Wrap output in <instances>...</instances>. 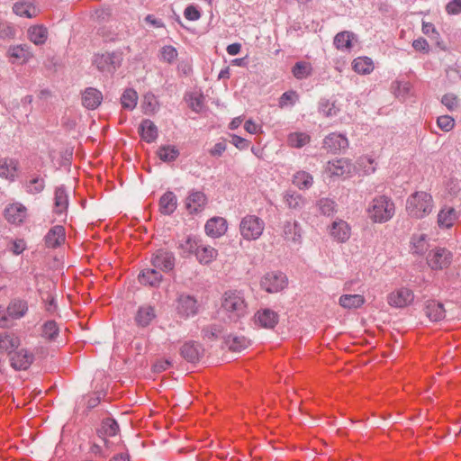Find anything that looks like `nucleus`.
<instances>
[{"instance_id": "obj_1", "label": "nucleus", "mask_w": 461, "mask_h": 461, "mask_svg": "<svg viewBox=\"0 0 461 461\" xmlns=\"http://www.w3.org/2000/svg\"><path fill=\"white\" fill-rule=\"evenodd\" d=\"M396 206L392 197L378 194L373 197L366 208L367 218L372 223L383 224L390 221L395 215Z\"/></svg>"}, {"instance_id": "obj_2", "label": "nucleus", "mask_w": 461, "mask_h": 461, "mask_svg": "<svg viewBox=\"0 0 461 461\" xmlns=\"http://www.w3.org/2000/svg\"><path fill=\"white\" fill-rule=\"evenodd\" d=\"M434 208L432 195L425 191H416L406 199L405 212L410 218L414 220L424 219L433 212Z\"/></svg>"}, {"instance_id": "obj_3", "label": "nucleus", "mask_w": 461, "mask_h": 461, "mask_svg": "<svg viewBox=\"0 0 461 461\" xmlns=\"http://www.w3.org/2000/svg\"><path fill=\"white\" fill-rule=\"evenodd\" d=\"M221 307L231 319L245 316L248 308L244 296L238 291L226 292L223 294Z\"/></svg>"}, {"instance_id": "obj_4", "label": "nucleus", "mask_w": 461, "mask_h": 461, "mask_svg": "<svg viewBox=\"0 0 461 461\" xmlns=\"http://www.w3.org/2000/svg\"><path fill=\"white\" fill-rule=\"evenodd\" d=\"M265 230L264 221L257 215L248 214L240 223L241 237L249 241L258 240Z\"/></svg>"}, {"instance_id": "obj_5", "label": "nucleus", "mask_w": 461, "mask_h": 461, "mask_svg": "<svg viewBox=\"0 0 461 461\" xmlns=\"http://www.w3.org/2000/svg\"><path fill=\"white\" fill-rule=\"evenodd\" d=\"M175 311L177 317L187 320L198 314L200 304L194 296L182 294L176 298Z\"/></svg>"}, {"instance_id": "obj_6", "label": "nucleus", "mask_w": 461, "mask_h": 461, "mask_svg": "<svg viewBox=\"0 0 461 461\" xmlns=\"http://www.w3.org/2000/svg\"><path fill=\"white\" fill-rule=\"evenodd\" d=\"M415 299L413 291L406 286H401L391 291L387 296V303L395 309H403L412 304Z\"/></svg>"}, {"instance_id": "obj_7", "label": "nucleus", "mask_w": 461, "mask_h": 461, "mask_svg": "<svg viewBox=\"0 0 461 461\" xmlns=\"http://www.w3.org/2000/svg\"><path fill=\"white\" fill-rule=\"evenodd\" d=\"M122 58L115 52L95 55L93 65L102 73L113 74L121 66Z\"/></svg>"}, {"instance_id": "obj_8", "label": "nucleus", "mask_w": 461, "mask_h": 461, "mask_svg": "<svg viewBox=\"0 0 461 461\" xmlns=\"http://www.w3.org/2000/svg\"><path fill=\"white\" fill-rule=\"evenodd\" d=\"M452 258V253L448 249L437 247L428 253L426 259L432 270H443L450 266Z\"/></svg>"}, {"instance_id": "obj_9", "label": "nucleus", "mask_w": 461, "mask_h": 461, "mask_svg": "<svg viewBox=\"0 0 461 461\" xmlns=\"http://www.w3.org/2000/svg\"><path fill=\"white\" fill-rule=\"evenodd\" d=\"M330 237L337 243H346L351 236L350 225L342 219L333 221L327 227Z\"/></svg>"}, {"instance_id": "obj_10", "label": "nucleus", "mask_w": 461, "mask_h": 461, "mask_svg": "<svg viewBox=\"0 0 461 461\" xmlns=\"http://www.w3.org/2000/svg\"><path fill=\"white\" fill-rule=\"evenodd\" d=\"M287 279L281 272L267 273L260 281V286L267 293H277L286 286Z\"/></svg>"}, {"instance_id": "obj_11", "label": "nucleus", "mask_w": 461, "mask_h": 461, "mask_svg": "<svg viewBox=\"0 0 461 461\" xmlns=\"http://www.w3.org/2000/svg\"><path fill=\"white\" fill-rule=\"evenodd\" d=\"M6 56L13 64H25L33 58V52L27 44H19L10 46Z\"/></svg>"}, {"instance_id": "obj_12", "label": "nucleus", "mask_w": 461, "mask_h": 461, "mask_svg": "<svg viewBox=\"0 0 461 461\" xmlns=\"http://www.w3.org/2000/svg\"><path fill=\"white\" fill-rule=\"evenodd\" d=\"M151 264L158 270L168 272L175 267V257L167 250L158 249L153 254Z\"/></svg>"}, {"instance_id": "obj_13", "label": "nucleus", "mask_w": 461, "mask_h": 461, "mask_svg": "<svg viewBox=\"0 0 461 461\" xmlns=\"http://www.w3.org/2000/svg\"><path fill=\"white\" fill-rule=\"evenodd\" d=\"M459 218V212L451 206H442L437 215V223L439 229L448 230L452 228Z\"/></svg>"}, {"instance_id": "obj_14", "label": "nucleus", "mask_w": 461, "mask_h": 461, "mask_svg": "<svg viewBox=\"0 0 461 461\" xmlns=\"http://www.w3.org/2000/svg\"><path fill=\"white\" fill-rule=\"evenodd\" d=\"M278 314L270 309L258 310L254 317V324L259 328L273 329L278 323Z\"/></svg>"}, {"instance_id": "obj_15", "label": "nucleus", "mask_w": 461, "mask_h": 461, "mask_svg": "<svg viewBox=\"0 0 461 461\" xmlns=\"http://www.w3.org/2000/svg\"><path fill=\"white\" fill-rule=\"evenodd\" d=\"M27 311L28 304L26 301L21 299H14L11 301L6 309L7 317H3L0 320V326L5 327L7 325V318L14 320L23 318L26 314Z\"/></svg>"}, {"instance_id": "obj_16", "label": "nucleus", "mask_w": 461, "mask_h": 461, "mask_svg": "<svg viewBox=\"0 0 461 461\" xmlns=\"http://www.w3.org/2000/svg\"><path fill=\"white\" fill-rule=\"evenodd\" d=\"M351 163L347 158H339L329 161L325 171L330 176H347L351 173Z\"/></svg>"}, {"instance_id": "obj_17", "label": "nucleus", "mask_w": 461, "mask_h": 461, "mask_svg": "<svg viewBox=\"0 0 461 461\" xmlns=\"http://www.w3.org/2000/svg\"><path fill=\"white\" fill-rule=\"evenodd\" d=\"M157 318V310L150 304L140 306L135 313L134 321L138 327L146 328Z\"/></svg>"}, {"instance_id": "obj_18", "label": "nucleus", "mask_w": 461, "mask_h": 461, "mask_svg": "<svg viewBox=\"0 0 461 461\" xmlns=\"http://www.w3.org/2000/svg\"><path fill=\"white\" fill-rule=\"evenodd\" d=\"M26 217L27 209L20 203L9 204L5 210V218L12 224H21L25 221Z\"/></svg>"}, {"instance_id": "obj_19", "label": "nucleus", "mask_w": 461, "mask_h": 461, "mask_svg": "<svg viewBox=\"0 0 461 461\" xmlns=\"http://www.w3.org/2000/svg\"><path fill=\"white\" fill-rule=\"evenodd\" d=\"M66 240V231L63 226H53L45 235L44 242L48 248L56 249L64 244Z\"/></svg>"}, {"instance_id": "obj_20", "label": "nucleus", "mask_w": 461, "mask_h": 461, "mask_svg": "<svg viewBox=\"0 0 461 461\" xmlns=\"http://www.w3.org/2000/svg\"><path fill=\"white\" fill-rule=\"evenodd\" d=\"M207 198L203 192L193 191L185 199V208L189 213H197L203 210Z\"/></svg>"}, {"instance_id": "obj_21", "label": "nucleus", "mask_w": 461, "mask_h": 461, "mask_svg": "<svg viewBox=\"0 0 461 461\" xmlns=\"http://www.w3.org/2000/svg\"><path fill=\"white\" fill-rule=\"evenodd\" d=\"M21 345L20 338L13 332L0 333V353L11 355Z\"/></svg>"}, {"instance_id": "obj_22", "label": "nucleus", "mask_w": 461, "mask_h": 461, "mask_svg": "<svg viewBox=\"0 0 461 461\" xmlns=\"http://www.w3.org/2000/svg\"><path fill=\"white\" fill-rule=\"evenodd\" d=\"M14 12L22 17L33 18L40 14L34 0H20L14 5Z\"/></svg>"}, {"instance_id": "obj_23", "label": "nucleus", "mask_w": 461, "mask_h": 461, "mask_svg": "<svg viewBox=\"0 0 461 461\" xmlns=\"http://www.w3.org/2000/svg\"><path fill=\"white\" fill-rule=\"evenodd\" d=\"M19 162L13 158H0V177L13 181L18 175Z\"/></svg>"}, {"instance_id": "obj_24", "label": "nucleus", "mask_w": 461, "mask_h": 461, "mask_svg": "<svg viewBox=\"0 0 461 461\" xmlns=\"http://www.w3.org/2000/svg\"><path fill=\"white\" fill-rule=\"evenodd\" d=\"M348 146V140L342 134L330 133L323 140V148L332 153H337L341 149H345Z\"/></svg>"}, {"instance_id": "obj_25", "label": "nucleus", "mask_w": 461, "mask_h": 461, "mask_svg": "<svg viewBox=\"0 0 461 461\" xmlns=\"http://www.w3.org/2000/svg\"><path fill=\"white\" fill-rule=\"evenodd\" d=\"M11 366L16 370H26L33 361V355L27 349L16 351L10 358Z\"/></svg>"}, {"instance_id": "obj_26", "label": "nucleus", "mask_w": 461, "mask_h": 461, "mask_svg": "<svg viewBox=\"0 0 461 461\" xmlns=\"http://www.w3.org/2000/svg\"><path fill=\"white\" fill-rule=\"evenodd\" d=\"M227 229V221L222 217H213L207 221L205 224L206 234L214 238L224 235Z\"/></svg>"}, {"instance_id": "obj_27", "label": "nucleus", "mask_w": 461, "mask_h": 461, "mask_svg": "<svg viewBox=\"0 0 461 461\" xmlns=\"http://www.w3.org/2000/svg\"><path fill=\"white\" fill-rule=\"evenodd\" d=\"M103 101L102 93L93 87L86 88L82 94V104L90 110L97 108Z\"/></svg>"}, {"instance_id": "obj_28", "label": "nucleus", "mask_w": 461, "mask_h": 461, "mask_svg": "<svg viewBox=\"0 0 461 461\" xmlns=\"http://www.w3.org/2000/svg\"><path fill=\"white\" fill-rule=\"evenodd\" d=\"M203 352L202 346L193 341L185 342L180 349L181 356L188 362L199 360Z\"/></svg>"}, {"instance_id": "obj_29", "label": "nucleus", "mask_w": 461, "mask_h": 461, "mask_svg": "<svg viewBox=\"0 0 461 461\" xmlns=\"http://www.w3.org/2000/svg\"><path fill=\"white\" fill-rule=\"evenodd\" d=\"M366 303V298L362 294H342L339 298V304L347 310H355L362 307Z\"/></svg>"}, {"instance_id": "obj_30", "label": "nucleus", "mask_w": 461, "mask_h": 461, "mask_svg": "<svg viewBox=\"0 0 461 461\" xmlns=\"http://www.w3.org/2000/svg\"><path fill=\"white\" fill-rule=\"evenodd\" d=\"M27 36L30 41L40 46L46 43L49 37V32L43 25H33L28 29Z\"/></svg>"}, {"instance_id": "obj_31", "label": "nucleus", "mask_w": 461, "mask_h": 461, "mask_svg": "<svg viewBox=\"0 0 461 461\" xmlns=\"http://www.w3.org/2000/svg\"><path fill=\"white\" fill-rule=\"evenodd\" d=\"M425 314L431 321H439L445 318V309L442 303L431 300L425 305Z\"/></svg>"}, {"instance_id": "obj_32", "label": "nucleus", "mask_w": 461, "mask_h": 461, "mask_svg": "<svg viewBox=\"0 0 461 461\" xmlns=\"http://www.w3.org/2000/svg\"><path fill=\"white\" fill-rule=\"evenodd\" d=\"M139 133L142 140L148 143L155 141L158 138V127L150 120H143L139 127Z\"/></svg>"}, {"instance_id": "obj_33", "label": "nucleus", "mask_w": 461, "mask_h": 461, "mask_svg": "<svg viewBox=\"0 0 461 461\" xmlns=\"http://www.w3.org/2000/svg\"><path fill=\"white\" fill-rule=\"evenodd\" d=\"M429 248L428 236L425 233H415L411 238L410 249L412 254L422 255Z\"/></svg>"}, {"instance_id": "obj_34", "label": "nucleus", "mask_w": 461, "mask_h": 461, "mask_svg": "<svg viewBox=\"0 0 461 461\" xmlns=\"http://www.w3.org/2000/svg\"><path fill=\"white\" fill-rule=\"evenodd\" d=\"M140 284L149 286H158L162 281V275L158 269L147 268L139 275Z\"/></svg>"}, {"instance_id": "obj_35", "label": "nucleus", "mask_w": 461, "mask_h": 461, "mask_svg": "<svg viewBox=\"0 0 461 461\" xmlns=\"http://www.w3.org/2000/svg\"><path fill=\"white\" fill-rule=\"evenodd\" d=\"M177 205L176 196L173 192L165 193L159 200V211L165 215L173 213Z\"/></svg>"}, {"instance_id": "obj_36", "label": "nucleus", "mask_w": 461, "mask_h": 461, "mask_svg": "<svg viewBox=\"0 0 461 461\" xmlns=\"http://www.w3.org/2000/svg\"><path fill=\"white\" fill-rule=\"evenodd\" d=\"M68 206V194L63 187H58L54 194V212L59 215H63Z\"/></svg>"}, {"instance_id": "obj_37", "label": "nucleus", "mask_w": 461, "mask_h": 461, "mask_svg": "<svg viewBox=\"0 0 461 461\" xmlns=\"http://www.w3.org/2000/svg\"><path fill=\"white\" fill-rule=\"evenodd\" d=\"M196 259L200 264L209 265L218 257V251L212 246H199L196 249Z\"/></svg>"}, {"instance_id": "obj_38", "label": "nucleus", "mask_w": 461, "mask_h": 461, "mask_svg": "<svg viewBox=\"0 0 461 461\" xmlns=\"http://www.w3.org/2000/svg\"><path fill=\"white\" fill-rule=\"evenodd\" d=\"M352 68L357 74L368 75L373 72L375 65L370 58L363 56L353 59Z\"/></svg>"}, {"instance_id": "obj_39", "label": "nucleus", "mask_w": 461, "mask_h": 461, "mask_svg": "<svg viewBox=\"0 0 461 461\" xmlns=\"http://www.w3.org/2000/svg\"><path fill=\"white\" fill-rule=\"evenodd\" d=\"M225 344L230 350L240 352L249 347V340L244 336L230 334L225 339Z\"/></svg>"}, {"instance_id": "obj_40", "label": "nucleus", "mask_w": 461, "mask_h": 461, "mask_svg": "<svg viewBox=\"0 0 461 461\" xmlns=\"http://www.w3.org/2000/svg\"><path fill=\"white\" fill-rule=\"evenodd\" d=\"M354 34L350 32L345 31L336 34L334 38V45L339 50H349L352 48V41Z\"/></svg>"}, {"instance_id": "obj_41", "label": "nucleus", "mask_w": 461, "mask_h": 461, "mask_svg": "<svg viewBox=\"0 0 461 461\" xmlns=\"http://www.w3.org/2000/svg\"><path fill=\"white\" fill-rule=\"evenodd\" d=\"M284 202L285 205L292 210H301L305 205V199L297 193L287 192L284 194Z\"/></svg>"}, {"instance_id": "obj_42", "label": "nucleus", "mask_w": 461, "mask_h": 461, "mask_svg": "<svg viewBox=\"0 0 461 461\" xmlns=\"http://www.w3.org/2000/svg\"><path fill=\"white\" fill-rule=\"evenodd\" d=\"M119 432V425L115 420L106 419L102 422V426L98 430L100 438L113 437Z\"/></svg>"}, {"instance_id": "obj_43", "label": "nucleus", "mask_w": 461, "mask_h": 461, "mask_svg": "<svg viewBox=\"0 0 461 461\" xmlns=\"http://www.w3.org/2000/svg\"><path fill=\"white\" fill-rule=\"evenodd\" d=\"M157 154L162 161L171 162L178 157L179 151L175 146L165 145L158 148Z\"/></svg>"}, {"instance_id": "obj_44", "label": "nucleus", "mask_w": 461, "mask_h": 461, "mask_svg": "<svg viewBox=\"0 0 461 461\" xmlns=\"http://www.w3.org/2000/svg\"><path fill=\"white\" fill-rule=\"evenodd\" d=\"M293 183L299 189H308L313 184V177L308 172L299 171L294 174Z\"/></svg>"}, {"instance_id": "obj_45", "label": "nucleus", "mask_w": 461, "mask_h": 461, "mask_svg": "<svg viewBox=\"0 0 461 461\" xmlns=\"http://www.w3.org/2000/svg\"><path fill=\"white\" fill-rule=\"evenodd\" d=\"M312 72V67L311 63L305 61H300L295 63L292 68L294 77L297 79H303L311 76Z\"/></svg>"}, {"instance_id": "obj_46", "label": "nucleus", "mask_w": 461, "mask_h": 461, "mask_svg": "<svg viewBox=\"0 0 461 461\" xmlns=\"http://www.w3.org/2000/svg\"><path fill=\"white\" fill-rule=\"evenodd\" d=\"M137 102L138 94L131 88L126 89L121 97V104L124 109L133 110L137 105Z\"/></svg>"}, {"instance_id": "obj_47", "label": "nucleus", "mask_w": 461, "mask_h": 461, "mask_svg": "<svg viewBox=\"0 0 461 461\" xmlns=\"http://www.w3.org/2000/svg\"><path fill=\"white\" fill-rule=\"evenodd\" d=\"M320 212L326 216H332L337 212V203L330 198H321L316 203Z\"/></svg>"}, {"instance_id": "obj_48", "label": "nucleus", "mask_w": 461, "mask_h": 461, "mask_svg": "<svg viewBox=\"0 0 461 461\" xmlns=\"http://www.w3.org/2000/svg\"><path fill=\"white\" fill-rule=\"evenodd\" d=\"M141 108L145 114L155 113L158 108V103L156 96L152 94L145 95L141 104Z\"/></svg>"}, {"instance_id": "obj_49", "label": "nucleus", "mask_w": 461, "mask_h": 461, "mask_svg": "<svg viewBox=\"0 0 461 461\" xmlns=\"http://www.w3.org/2000/svg\"><path fill=\"white\" fill-rule=\"evenodd\" d=\"M59 335V327L53 321L45 322L41 327V337L48 340H54Z\"/></svg>"}, {"instance_id": "obj_50", "label": "nucleus", "mask_w": 461, "mask_h": 461, "mask_svg": "<svg viewBox=\"0 0 461 461\" xmlns=\"http://www.w3.org/2000/svg\"><path fill=\"white\" fill-rule=\"evenodd\" d=\"M310 141V136L304 132H294L288 136V143L294 148H302Z\"/></svg>"}, {"instance_id": "obj_51", "label": "nucleus", "mask_w": 461, "mask_h": 461, "mask_svg": "<svg viewBox=\"0 0 461 461\" xmlns=\"http://www.w3.org/2000/svg\"><path fill=\"white\" fill-rule=\"evenodd\" d=\"M285 239L291 240L294 242L299 241L301 238L299 224L294 221L293 223L287 222L284 228Z\"/></svg>"}, {"instance_id": "obj_52", "label": "nucleus", "mask_w": 461, "mask_h": 461, "mask_svg": "<svg viewBox=\"0 0 461 461\" xmlns=\"http://www.w3.org/2000/svg\"><path fill=\"white\" fill-rule=\"evenodd\" d=\"M198 248L199 245L193 237H187L186 240L180 244V249L185 257H188L191 254L196 255V249H198Z\"/></svg>"}, {"instance_id": "obj_53", "label": "nucleus", "mask_w": 461, "mask_h": 461, "mask_svg": "<svg viewBox=\"0 0 461 461\" xmlns=\"http://www.w3.org/2000/svg\"><path fill=\"white\" fill-rule=\"evenodd\" d=\"M161 59L169 64L175 62L177 59V50L171 45L164 46L160 50Z\"/></svg>"}, {"instance_id": "obj_54", "label": "nucleus", "mask_w": 461, "mask_h": 461, "mask_svg": "<svg viewBox=\"0 0 461 461\" xmlns=\"http://www.w3.org/2000/svg\"><path fill=\"white\" fill-rule=\"evenodd\" d=\"M392 88L395 96L405 98L411 90V85L406 82L396 81L393 83Z\"/></svg>"}, {"instance_id": "obj_55", "label": "nucleus", "mask_w": 461, "mask_h": 461, "mask_svg": "<svg viewBox=\"0 0 461 461\" xmlns=\"http://www.w3.org/2000/svg\"><path fill=\"white\" fill-rule=\"evenodd\" d=\"M438 128L446 132L450 131L455 127V120L449 115H441L437 119Z\"/></svg>"}, {"instance_id": "obj_56", "label": "nucleus", "mask_w": 461, "mask_h": 461, "mask_svg": "<svg viewBox=\"0 0 461 461\" xmlns=\"http://www.w3.org/2000/svg\"><path fill=\"white\" fill-rule=\"evenodd\" d=\"M298 99V95L295 91L285 92L279 98V107L283 108L288 104H294Z\"/></svg>"}, {"instance_id": "obj_57", "label": "nucleus", "mask_w": 461, "mask_h": 461, "mask_svg": "<svg viewBox=\"0 0 461 461\" xmlns=\"http://www.w3.org/2000/svg\"><path fill=\"white\" fill-rule=\"evenodd\" d=\"M441 103L449 110L454 111L459 105L458 98L454 94H446L442 96Z\"/></svg>"}, {"instance_id": "obj_58", "label": "nucleus", "mask_w": 461, "mask_h": 461, "mask_svg": "<svg viewBox=\"0 0 461 461\" xmlns=\"http://www.w3.org/2000/svg\"><path fill=\"white\" fill-rule=\"evenodd\" d=\"M44 189V181L42 178H33L27 185V192L30 194H39Z\"/></svg>"}, {"instance_id": "obj_59", "label": "nucleus", "mask_w": 461, "mask_h": 461, "mask_svg": "<svg viewBox=\"0 0 461 461\" xmlns=\"http://www.w3.org/2000/svg\"><path fill=\"white\" fill-rule=\"evenodd\" d=\"M184 15L189 21H197L201 18V13L194 5H188L184 11Z\"/></svg>"}, {"instance_id": "obj_60", "label": "nucleus", "mask_w": 461, "mask_h": 461, "mask_svg": "<svg viewBox=\"0 0 461 461\" xmlns=\"http://www.w3.org/2000/svg\"><path fill=\"white\" fill-rule=\"evenodd\" d=\"M26 249V243L23 240H16L13 241L11 246V251L14 255H20L22 254Z\"/></svg>"}, {"instance_id": "obj_61", "label": "nucleus", "mask_w": 461, "mask_h": 461, "mask_svg": "<svg viewBox=\"0 0 461 461\" xmlns=\"http://www.w3.org/2000/svg\"><path fill=\"white\" fill-rule=\"evenodd\" d=\"M231 143L239 149H245L249 148V141L238 136V135H232L231 137Z\"/></svg>"}, {"instance_id": "obj_62", "label": "nucleus", "mask_w": 461, "mask_h": 461, "mask_svg": "<svg viewBox=\"0 0 461 461\" xmlns=\"http://www.w3.org/2000/svg\"><path fill=\"white\" fill-rule=\"evenodd\" d=\"M447 12L449 14H457L461 13V0H453L447 5Z\"/></svg>"}, {"instance_id": "obj_63", "label": "nucleus", "mask_w": 461, "mask_h": 461, "mask_svg": "<svg viewBox=\"0 0 461 461\" xmlns=\"http://www.w3.org/2000/svg\"><path fill=\"white\" fill-rule=\"evenodd\" d=\"M412 47L418 51H422V52L429 51V43L423 38H419V39L415 40L412 42Z\"/></svg>"}, {"instance_id": "obj_64", "label": "nucleus", "mask_w": 461, "mask_h": 461, "mask_svg": "<svg viewBox=\"0 0 461 461\" xmlns=\"http://www.w3.org/2000/svg\"><path fill=\"white\" fill-rule=\"evenodd\" d=\"M171 366V362L167 359L158 360L153 365V371L156 373H160L167 370Z\"/></svg>"}]
</instances>
